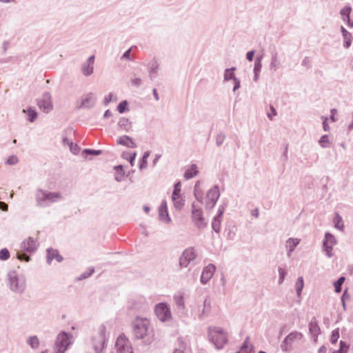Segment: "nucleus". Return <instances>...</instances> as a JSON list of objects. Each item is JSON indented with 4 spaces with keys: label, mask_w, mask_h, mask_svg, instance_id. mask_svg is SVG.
Listing matches in <instances>:
<instances>
[{
    "label": "nucleus",
    "mask_w": 353,
    "mask_h": 353,
    "mask_svg": "<svg viewBox=\"0 0 353 353\" xmlns=\"http://www.w3.org/2000/svg\"><path fill=\"white\" fill-rule=\"evenodd\" d=\"M94 65L90 63L84 62L81 65V72L85 76L88 77L93 73Z\"/></svg>",
    "instance_id": "31"
},
{
    "label": "nucleus",
    "mask_w": 353,
    "mask_h": 353,
    "mask_svg": "<svg viewBox=\"0 0 353 353\" xmlns=\"http://www.w3.org/2000/svg\"><path fill=\"white\" fill-rule=\"evenodd\" d=\"M300 243V239H294V238H289L286 241V248L288 250V256L290 257L292 253V252L294 250L295 248L299 245Z\"/></svg>",
    "instance_id": "26"
},
{
    "label": "nucleus",
    "mask_w": 353,
    "mask_h": 353,
    "mask_svg": "<svg viewBox=\"0 0 353 353\" xmlns=\"http://www.w3.org/2000/svg\"><path fill=\"white\" fill-rule=\"evenodd\" d=\"M208 334L209 340L216 349H221L228 341L227 334L221 328L210 327Z\"/></svg>",
    "instance_id": "6"
},
{
    "label": "nucleus",
    "mask_w": 353,
    "mask_h": 353,
    "mask_svg": "<svg viewBox=\"0 0 353 353\" xmlns=\"http://www.w3.org/2000/svg\"><path fill=\"white\" fill-rule=\"evenodd\" d=\"M196 185H195L194 187V196L196 198V199L198 201H201L202 200V194L199 192L197 190H196Z\"/></svg>",
    "instance_id": "60"
},
{
    "label": "nucleus",
    "mask_w": 353,
    "mask_h": 353,
    "mask_svg": "<svg viewBox=\"0 0 353 353\" xmlns=\"http://www.w3.org/2000/svg\"><path fill=\"white\" fill-rule=\"evenodd\" d=\"M172 199L174 208L176 210H181L185 204V200L182 197L181 194L176 196L172 195Z\"/></svg>",
    "instance_id": "29"
},
{
    "label": "nucleus",
    "mask_w": 353,
    "mask_h": 353,
    "mask_svg": "<svg viewBox=\"0 0 353 353\" xmlns=\"http://www.w3.org/2000/svg\"><path fill=\"white\" fill-rule=\"evenodd\" d=\"M304 286V281L302 276H299L297 279V281L295 283V288L296 291V294L298 297H300L301 295V292Z\"/></svg>",
    "instance_id": "36"
},
{
    "label": "nucleus",
    "mask_w": 353,
    "mask_h": 353,
    "mask_svg": "<svg viewBox=\"0 0 353 353\" xmlns=\"http://www.w3.org/2000/svg\"><path fill=\"white\" fill-rule=\"evenodd\" d=\"M279 284L281 285L284 281L285 277L287 275V271L283 268L279 267Z\"/></svg>",
    "instance_id": "48"
},
{
    "label": "nucleus",
    "mask_w": 353,
    "mask_h": 353,
    "mask_svg": "<svg viewBox=\"0 0 353 353\" xmlns=\"http://www.w3.org/2000/svg\"><path fill=\"white\" fill-rule=\"evenodd\" d=\"M196 257V253L194 248L185 249L179 258V265L181 268H186L193 262Z\"/></svg>",
    "instance_id": "12"
},
{
    "label": "nucleus",
    "mask_w": 353,
    "mask_h": 353,
    "mask_svg": "<svg viewBox=\"0 0 353 353\" xmlns=\"http://www.w3.org/2000/svg\"><path fill=\"white\" fill-rule=\"evenodd\" d=\"M118 126L121 130L127 132L132 130V122L127 118L121 117L118 122Z\"/></svg>",
    "instance_id": "27"
},
{
    "label": "nucleus",
    "mask_w": 353,
    "mask_h": 353,
    "mask_svg": "<svg viewBox=\"0 0 353 353\" xmlns=\"http://www.w3.org/2000/svg\"><path fill=\"white\" fill-rule=\"evenodd\" d=\"M114 169L117 171L114 179L117 181L120 182L123 179V176L125 174L123 167L122 165H119L114 167Z\"/></svg>",
    "instance_id": "35"
},
{
    "label": "nucleus",
    "mask_w": 353,
    "mask_h": 353,
    "mask_svg": "<svg viewBox=\"0 0 353 353\" xmlns=\"http://www.w3.org/2000/svg\"><path fill=\"white\" fill-rule=\"evenodd\" d=\"M302 337L303 334L299 332L294 331L290 333L281 343V349L285 352L290 351L292 344L295 341H300Z\"/></svg>",
    "instance_id": "11"
},
{
    "label": "nucleus",
    "mask_w": 353,
    "mask_h": 353,
    "mask_svg": "<svg viewBox=\"0 0 353 353\" xmlns=\"http://www.w3.org/2000/svg\"><path fill=\"white\" fill-rule=\"evenodd\" d=\"M192 221L195 227L199 230H203L208 225V221L203 216V210L197 208L194 203L192 205Z\"/></svg>",
    "instance_id": "8"
},
{
    "label": "nucleus",
    "mask_w": 353,
    "mask_h": 353,
    "mask_svg": "<svg viewBox=\"0 0 353 353\" xmlns=\"http://www.w3.org/2000/svg\"><path fill=\"white\" fill-rule=\"evenodd\" d=\"M107 341L106 327L103 324H101L97 328L91 337L92 348L95 353H104Z\"/></svg>",
    "instance_id": "3"
},
{
    "label": "nucleus",
    "mask_w": 353,
    "mask_h": 353,
    "mask_svg": "<svg viewBox=\"0 0 353 353\" xmlns=\"http://www.w3.org/2000/svg\"><path fill=\"white\" fill-rule=\"evenodd\" d=\"M233 81L234 83L233 92H235L241 87V81L238 78H236Z\"/></svg>",
    "instance_id": "62"
},
{
    "label": "nucleus",
    "mask_w": 353,
    "mask_h": 353,
    "mask_svg": "<svg viewBox=\"0 0 353 353\" xmlns=\"http://www.w3.org/2000/svg\"><path fill=\"white\" fill-rule=\"evenodd\" d=\"M175 312L179 317H185L188 315V309L185 304L184 296L183 294H176L173 296Z\"/></svg>",
    "instance_id": "10"
},
{
    "label": "nucleus",
    "mask_w": 353,
    "mask_h": 353,
    "mask_svg": "<svg viewBox=\"0 0 353 353\" xmlns=\"http://www.w3.org/2000/svg\"><path fill=\"white\" fill-rule=\"evenodd\" d=\"M136 155H137L136 152H134L132 154H130V153H128V152H123L122 154V157L124 158V159H128L130 161V165L132 166H133L134 165V160H135V158H136Z\"/></svg>",
    "instance_id": "43"
},
{
    "label": "nucleus",
    "mask_w": 353,
    "mask_h": 353,
    "mask_svg": "<svg viewBox=\"0 0 353 353\" xmlns=\"http://www.w3.org/2000/svg\"><path fill=\"white\" fill-rule=\"evenodd\" d=\"M197 166L196 164H192L190 168L186 170L184 173V177L185 179H190L198 174Z\"/></svg>",
    "instance_id": "32"
},
{
    "label": "nucleus",
    "mask_w": 353,
    "mask_h": 353,
    "mask_svg": "<svg viewBox=\"0 0 353 353\" xmlns=\"http://www.w3.org/2000/svg\"><path fill=\"white\" fill-rule=\"evenodd\" d=\"M37 105L43 112H50L53 108L50 94L48 92H44L41 99L38 100Z\"/></svg>",
    "instance_id": "15"
},
{
    "label": "nucleus",
    "mask_w": 353,
    "mask_h": 353,
    "mask_svg": "<svg viewBox=\"0 0 353 353\" xmlns=\"http://www.w3.org/2000/svg\"><path fill=\"white\" fill-rule=\"evenodd\" d=\"M27 343L32 349H37L40 345V341L37 336H31L27 339Z\"/></svg>",
    "instance_id": "34"
},
{
    "label": "nucleus",
    "mask_w": 353,
    "mask_h": 353,
    "mask_svg": "<svg viewBox=\"0 0 353 353\" xmlns=\"http://www.w3.org/2000/svg\"><path fill=\"white\" fill-rule=\"evenodd\" d=\"M334 246V245H327L326 243L323 245V251L325 253L328 258H331L334 255L332 252Z\"/></svg>",
    "instance_id": "44"
},
{
    "label": "nucleus",
    "mask_w": 353,
    "mask_h": 353,
    "mask_svg": "<svg viewBox=\"0 0 353 353\" xmlns=\"http://www.w3.org/2000/svg\"><path fill=\"white\" fill-rule=\"evenodd\" d=\"M325 243L330 245H336L337 241L333 234L330 232H326L323 241V245H325Z\"/></svg>",
    "instance_id": "33"
},
{
    "label": "nucleus",
    "mask_w": 353,
    "mask_h": 353,
    "mask_svg": "<svg viewBox=\"0 0 353 353\" xmlns=\"http://www.w3.org/2000/svg\"><path fill=\"white\" fill-rule=\"evenodd\" d=\"M271 113H268V117L270 120H272V116L276 115V111L273 106H270Z\"/></svg>",
    "instance_id": "64"
},
{
    "label": "nucleus",
    "mask_w": 353,
    "mask_h": 353,
    "mask_svg": "<svg viewBox=\"0 0 353 353\" xmlns=\"http://www.w3.org/2000/svg\"><path fill=\"white\" fill-rule=\"evenodd\" d=\"M115 347L117 353H133L131 343L125 336L117 338Z\"/></svg>",
    "instance_id": "13"
},
{
    "label": "nucleus",
    "mask_w": 353,
    "mask_h": 353,
    "mask_svg": "<svg viewBox=\"0 0 353 353\" xmlns=\"http://www.w3.org/2000/svg\"><path fill=\"white\" fill-rule=\"evenodd\" d=\"M262 59H263L262 56L256 57L255 61H254V69H253L254 73L261 72V68H262Z\"/></svg>",
    "instance_id": "38"
},
{
    "label": "nucleus",
    "mask_w": 353,
    "mask_h": 353,
    "mask_svg": "<svg viewBox=\"0 0 353 353\" xmlns=\"http://www.w3.org/2000/svg\"><path fill=\"white\" fill-rule=\"evenodd\" d=\"M319 143L323 148H328L329 147V144H330V140H329L328 136L327 134L323 135L320 138V139L319 141Z\"/></svg>",
    "instance_id": "45"
},
{
    "label": "nucleus",
    "mask_w": 353,
    "mask_h": 353,
    "mask_svg": "<svg viewBox=\"0 0 353 353\" xmlns=\"http://www.w3.org/2000/svg\"><path fill=\"white\" fill-rule=\"evenodd\" d=\"M180 192H181V183L180 182H178L176 183H175L174 185V190H173V192H172V195H180Z\"/></svg>",
    "instance_id": "55"
},
{
    "label": "nucleus",
    "mask_w": 353,
    "mask_h": 353,
    "mask_svg": "<svg viewBox=\"0 0 353 353\" xmlns=\"http://www.w3.org/2000/svg\"><path fill=\"white\" fill-rule=\"evenodd\" d=\"M281 61L279 60V52L276 50L271 52V61L270 63V69L276 71L281 67Z\"/></svg>",
    "instance_id": "23"
},
{
    "label": "nucleus",
    "mask_w": 353,
    "mask_h": 353,
    "mask_svg": "<svg viewBox=\"0 0 353 353\" xmlns=\"http://www.w3.org/2000/svg\"><path fill=\"white\" fill-rule=\"evenodd\" d=\"M344 281L345 277L341 276L339 279H338L337 281H336L334 283V290L336 292L339 293L341 292L342 285L344 283Z\"/></svg>",
    "instance_id": "42"
},
{
    "label": "nucleus",
    "mask_w": 353,
    "mask_h": 353,
    "mask_svg": "<svg viewBox=\"0 0 353 353\" xmlns=\"http://www.w3.org/2000/svg\"><path fill=\"white\" fill-rule=\"evenodd\" d=\"M6 281L10 290L17 294H22L27 287L26 276L18 271L11 270L6 274Z\"/></svg>",
    "instance_id": "2"
},
{
    "label": "nucleus",
    "mask_w": 353,
    "mask_h": 353,
    "mask_svg": "<svg viewBox=\"0 0 353 353\" xmlns=\"http://www.w3.org/2000/svg\"><path fill=\"white\" fill-rule=\"evenodd\" d=\"M117 143L130 148H135L137 146L134 140L128 135L119 137L117 140Z\"/></svg>",
    "instance_id": "22"
},
{
    "label": "nucleus",
    "mask_w": 353,
    "mask_h": 353,
    "mask_svg": "<svg viewBox=\"0 0 353 353\" xmlns=\"http://www.w3.org/2000/svg\"><path fill=\"white\" fill-rule=\"evenodd\" d=\"M53 259H56L58 262H61L63 257L59 254L58 250L52 248L47 249V263L50 264Z\"/></svg>",
    "instance_id": "24"
},
{
    "label": "nucleus",
    "mask_w": 353,
    "mask_h": 353,
    "mask_svg": "<svg viewBox=\"0 0 353 353\" xmlns=\"http://www.w3.org/2000/svg\"><path fill=\"white\" fill-rule=\"evenodd\" d=\"M216 145L220 147L225 139V134L223 132H219L216 137Z\"/></svg>",
    "instance_id": "49"
},
{
    "label": "nucleus",
    "mask_w": 353,
    "mask_h": 353,
    "mask_svg": "<svg viewBox=\"0 0 353 353\" xmlns=\"http://www.w3.org/2000/svg\"><path fill=\"white\" fill-rule=\"evenodd\" d=\"M224 212V208L223 206H219L216 215L213 218L212 221V230L216 233H219L221 231V225L222 222V216Z\"/></svg>",
    "instance_id": "20"
},
{
    "label": "nucleus",
    "mask_w": 353,
    "mask_h": 353,
    "mask_svg": "<svg viewBox=\"0 0 353 353\" xmlns=\"http://www.w3.org/2000/svg\"><path fill=\"white\" fill-rule=\"evenodd\" d=\"M342 20L347 23L348 27L353 28V21L350 19V16H348L347 17L342 18Z\"/></svg>",
    "instance_id": "61"
},
{
    "label": "nucleus",
    "mask_w": 353,
    "mask_h": 353,
    "mask_svg": "<svg viewBox=\"0 0 353 353\" xmlns=\"http://www.w3.org/2000/svg\"><path fill=\"white\" fill-rule=\"evenodd\" d=\"M130 52L131 48H129L123 54V55L121 57V59L131 60Z\"/></svg>",
    "instance_id": "57"
},
{
    "label": "nucleus",
    "mask_w": 353,
    "mask_h": 353,
    "mask_svg": "<svg viewBox=\"0 0 353 353\" xmlns=\"http://www.w3.org/2000/svg\"><path fill=\"white\" fill-rule=\"evenodd\" d=\"M216 270V267L213 264H208L202 271L200 281L202 284H206L212 277Z\"/></svg>",
    "instance_id": "17"
},
{
    "label": "nucleus",
    "mask_w": 353,
    "mask_h": 353,
    "mask_svg": "<svg viewBox=\"0 0 353 353\" xmlns=\"http://www.w3.org/2000/svg\"><path fill=\"white\" fill-rule=\"evenodd\" d=\"M339 338V330L336 328L332 332L330 336V342L332 344H335Z\"/></svg>",
    "instance_id": "50"
},
{
    "label": "nucleus",
    "mask_w": 353,
    "mask_h": 353,
    "mask_svg": "<svg viewBox=\"0 0 353 353\" xmlns=\"http://www.w3.org/2000/svg\"><path fill=\"white\" fill-rule=\"evenodd\" d=\"M148 71V77L151 80H153L157 76V72L159 67L158 61L153 58L147 63H144Z\"/></svg>",
    "instance_id": "18"
},
{
    "label": "nucleus",
    "mask_w": 353,
    "mask_h": 353,
    "mask_svg": "<svg viewBox=\"0 0 353 353\" xmlns=\"http://www.w3.org/2000/svg\"><path fill=\"white\" fill-rule=\"evenodd\" d=\"M309 330L310 334L314 337H317V336L320 333V327L318 325L316 320L314 318H313L309 323Z\"/></svg>",
    "instance_id": "28"
},
{
    "label": "nucleus",
    "mask_w": 353,
    "mask_h": 353,
    "mask_svg": "<svg viewBox=\"0 0 353 353\" xmlns=\"http://www.w3.org/2000/svg\"><path fill=\"white\" fill-rule=\"evenodd\" d=\"M220 196V192L218 185H214L212 188L208 190L206 195L205 206L208 209H212L216 205L219 198Z\"/></svg>",
    "instance_id": "14"
},
{
    "label": "nucleus",
    "mask_w": 353,
    "mask_h": 353,
    "mask_svg": "<svg viewBox=\"0 0 353 353\" xmlns=\"http://www.w3.org/2000/svg\"><path fill=\"white\" fill-rule=\"evenodd\" d=\"M154 312L161 322H168L172 319L170 307L166 303H159L155 305Z\"/></svg>",
    "instance_id": "9"
},
{
    "label": "nucleus",
    "mask_w": 353,
    "mask_h": 353,
    "mask_svg": "<svg viewBox=\"0 0 353 353\" xmlns=\"http://www.w3.org/2000/svg\"><path fill=\"white\" fill-rule=\"evenodd\" d=\"M62 199V195L59 192H49L39 188L35 192V200L37 205L39 207L46 208L50 206Z\"/></svg>",
    "instance_id": "4"
},
{
    "label": "nucleus",
    "mask_w": 353,
    "mask_h": 353,
    "mask_svg": "<svg viewBox=\"0 0 353 353\" xmlns=\"http://www.w3.org/2000/svg\"><path fill=\"white\" fill-rule=\"evenodd\" d=\"M83 152L88 154H92V155H100L102 154V151L100 150H92V149H85L83 150Z\"/></svg>",
    "instance_id": "53"
},
{
    "label": "nucleus",
    "mask_w": 353,
    "mask_h": 353,
    "mask_svg": "<svg viewBox=\"0 0 353 353\" xmlns=\"http://www.w3.org/2000/svg\"><path fill=\"white\" fill-rule=\"evenodd\" d=\"M142 83V81L140 78H134L132 80V85L135 87H139Z\"/></svg>",
    "instance_id": "59"
},
{
    "label": "nucleus",
    "mask_w": 353,
    "mask_h": 353,
    "mask_svg": "<svg viewBox=\"0 0 353 353\" xmlns=\"http://www.w3.org/2000/svg\"><path fill=\"white\" fill-rule=\"evenodd\" d=\"M199 312V318L203 319L207 316L211 310V301L209 296L205 297L202 304L197 306Z\"/></svg>",
    "instance_id": "16"
},
{
    "label": "nucleus",
    "mask_w": 353,
    "mask_h": 353,
    "mask_svg": "<svg viewBox=\"0 0 353 353\" xmlns=\"http://www.w3.org/2000/svg\"><path fill=\"white\" fill-rule=\"evenodd\" d=\"M254 53H255L254 50H251V51L248 52L246 54V59L249 61H252L254 59Z\"/></svg>",
    "instance_id": "63"
},
{
    "label": "nucleus",
    "mask_w": 353,
    "mask_h": 353,
    "mask_svg": "<svg viewBox=\"0 0 353 353\" xmlns=\"http://www.w3.org/2000/svg\"><path fill=\"white\" fill-rule=\"evenodd\" d=\"M69 146H70V151L73 154H78L80 148L77 144H74L73 143H70V145Z\"/></svg>",
    "instance_id": "56"
},
{
    "label": "nucleus",
    "mask_w": 353,
    "mask_h": 353,
    "mask_svg": "<svg viewBox=\"0 0 353 353\" xmlns=\"http://www.w3.org/2000/svg\"><path fill=\"white\" fill-rule=\"evenodd\" d=\"M17 162H18V158L15 155L10 156L6 161V163L8 165H14Z\"/></svg>",
    "instance_id": "54"
},
{
    "label": "nucleus",
    "mask_w": 353,
    "mask_h": 353,
    "mask_svg": "<svg viewBox=\"0 0 353 353\" xmlns=\"http://www.w3.org/2000/svg\"><path fill=\"white\" fill-rule=\"evenodd\" d=\"M341 32L343 38V47L349 48L352 44V36L343 26H341Z\"/></svg>",
    "instance_id": "25"
},
{
    "label": "nucleus",
    "mask_w": 353,
    "mask_h": 353,
    "mask_svg": "<svg viewBox=\"0 0 353 353\" xmlns=\"http://www.w3.org/2000/svg\"><path fill=\"white\" fill-rule=\"evenodd\" d=\"M112 98V94L110 93L108 95H106L103 100V105H108L111 101Z\"/></svg>",
    "instance_id": "58"
},
{
    "label": "nucleus",
    "mask_w": 353,
    "mask_h": 353,
    "mask_svg": "<svg viewBox=\"0 0 353 353\" xmlns=\"http://www.w3.org/2000/svg\"><path fill=\"white\" fill-rule=\"evenodd\" d=\"M72 343V335L65 332H60L55 341L54 352L65 353L69 346Z\"/></svg>",
    "instance_id": "7"
},
{
    "label": "nucleus",
    "mask_w": 353,
    "mask_h": 353,
    "mask_svg": "<svg viewBox=\"0 0 353 353\" xmlns=\"http://www.w3.org/2000/svg\"><path fill=\"white\" fill-rule=\"evenodd\" d=\"M236 70L235 67H232L230 68H226L224 71L223 74V81H228L230 80H234L236 77L234 74V71Z\"/></svg>",
    "instance_id": "30"
},
{
    "label": "nucleus",
    "mask_w": 353,
    "mask_h": 353,
    "mask_svg": "<svg viewBox=\"0 0 353 353\" xmlns=\"http://www.w3.org/2000/svg\"><path fill=\"white\" fill-rule=\"evenodd\" d=\"M150 156V152L146 151L144 152L139 163L140 170H143L147 168L148 165V158Z\"/></svg>",
    "instance_id": "39"
},
{
    "label": "nucleus",
    "mask_w": 353,
    "mask_h": 353,
    "mask_svg": "<svg viewBox=\"0 0 353 353\" xmlns=\"http://www.w3.org/2000/svg\"><path fill=\"white\" fill-rule=\"evenodd\" d=\"M348 348V345L345 342L341 341L339 349L334 350L332 353H347Z\"/></svg>",
    "instance_id": "46"
},
{
    "label": "nucleus",
    "mask_w": 353,
    "mask_h": 353,
    "mask_svg": "<svg viewBox=\"0 0 353 353\" xmlns=\"http://www.w3.org/2000/svg\"><path fill=\"white\" fill-rule=\"evenodd\" d=\"M94 272V268L93 267H90L88 268L86 271L83 272L79 277L78 278V280H83L88 277H90L93 273Z\"/></svg>",
    "instance_id": "41"
},
{
    "label": "nucleus",
    "mask_w": 353,
    "mask_h": 353,
    "mask_svg": "<svg viewBox=\"0 0 353 353\" xmlns=\"http://www.w3.org/2000/svg\"><path fill=\"white\" fill-rule=\"evenodd\" d=\"M159 219L161 221L169 223L171 222V219L168 214L167 202L165 200H163L159 208Z\"/></svg>",
    "instance_id": "21"
},
{
    "label": "nucleus",
    "mask_w": 353,
    "mask_h": 353,
    "mask_svg": "<svg viewBox=\"0 0 353 353\" xmlns=\"http://www.w3.org/2000/svg\"><path fill=\"white\" fill-rule=\"evenodd\" d=\"M249 336H247L245 341L241 345V351L238 352L236 353H248V343H249Z\"/></svg>",
    "instance_id": "52"
},
{
    "label": "nucleus",
    "mask_w": 353,
    "mask_h": 353,
    "mask_svg": "<svg viewBox=\"0 0 353 353\" xmlns=\"http://www.w3.org/2000/svg\"><path fill=\"white\" fill-rule=\"evenodd\" d=\"M132 334L135 339L142 340L147 345L152 343L154 332L149 319L137 317L132 323Z\"/></svg>",
    "instance_id": "1"
},
{
    "label": "nucleus",
    "mask_w": 353,
    "mask_h": 353,
    "mask_svg": "<svg viewBox=\"0 0 353 353\" xmlns=\"http://www.w3.org/2000/svg\"><path fill=\"white\" fill-rule=\"evenodd\" d=\"M23 112H27L28 115V120L31 123L35 121L38 115L37 111L32 108H28L27 110H23Z\"/></svg>",
    "instance_id": "37"
},
{
    "label": "nucleus",
    "mask_w": 353,
    "mask_h": 353,
    "mask_svg": "<svg viewBox=\"0 0 353 353\" xmlns=\"http://www.w3.org/2000/svg\"><path fill=\"white\" fill-rule=\"evenodd\" d=\"M97 101L96 95L92 92L87 94L84 98L82 99L80 105L77 106L78 108H91L94 106Z\"/></svg>",
    "instance_id": "19"
},
{
    "label": "nucleus",
    "mask_w": 353,
    "mask_h": 353,
    "mask_svg": "<svg viewBox=\"0 0 353 353\" xmlns=\"http://www.w3.org/2000/svg\"><path fill=\"white\" fill-rule=\"evenodd\" d=\"M352 12V8L350 6H346L343 7L340 10V14L341 15L342 18L347 17L348 16H350V13Z\"/></svg>",
    "instance_id": "47"
},
{
    "label": "nucleus",
    "mask_w": 353,
    "mask_h": 353,
    "mask_svg": "<svg viewBox=\"0 0 353 353\" xmlns=\"http://www.w3.org/2000/svg\"><path fill=\"white\" fill-rule=\"evenodd\" d=\"M10 258V252L7 248H3L0 250V260L6 261Z\"/></svg>",
    "instance_id": "51"
},
{
    "label": "nucleus",
    "mask_w": 353,
    "mask_h": 353,
    "mask_svg": "<svg viewBox=\"0 0 353 353\" xmlns=\"http://www.w3.org/2000/svg\"><path fill=\"white\" fill-rule=\"evenodd\" d=\"M117 110L119 113L123 114L129 110L128 103L127 101H122L117 105Z\"/></svg>",
    "instance_id": "40"
},
{
    "label": "nucleus",
    "mask_w": 353,
    "mask_h": 353,
    "mask_svg": "<svg viewBox=\"0 0 353 353\" xmlns=\"http://www.w3.org/2000/svg\"><path fill=\"white\" fill-rule=\"evenodd\" d=\"M39 245L37 239L28 237L24 239L20 245V251L17 252V256L20 261L28 262L30 261V256L27 253L32 254L34 253Z\"/></svg>",
    "instance_id": "5"
}]
</instances>
